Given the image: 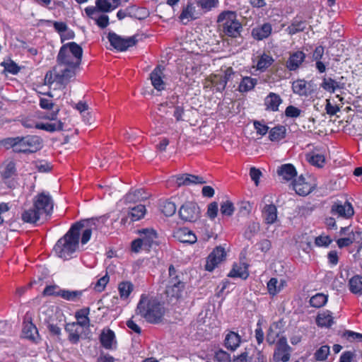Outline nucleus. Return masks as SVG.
Listing matches in <instances>:
<instances>
[{
    "label": "nucleus",
    "mask_w": 362,
    "mask_h": 362,
    "mask_svg": "<svg viewBox=\"0 0 362 362\" xmlns=\"http://www.w3.org/2000/svg\"><path fill=\"white\" fill-rule=\"evenodd\" d=\"M90 313L89 308H83L80 309L76 312L75 317L76 318L77 322L76 323L78 324L80 327H89L90 325V320L88 317Z\"/></svg>",
    "instance_id": "72a5a7b5"
},
{
    "label": "nucleus",
    "mask_w": 362,
    "mask_h": 362,
    "mask_svg": "<svg viewBox=\"0 0 362 362\" xmlns=\"http://www.w3.org/2000/svg\"><path fill=\"white\" fill-rule=\"evenodd\" d=\"M249 274L247 267L245 265L235 264L228 274V276L232 278L239 277L243 279L247 278Z\"/></svg>",
    "instance_id": "79ce46f5"
},
{
    "label": "nucleus",
    "mask_w": 362,
    "mask_h": 362,
    "mask_svg": "<svg viewBox=\"0 0 362 362\" xmlns=\"http://www.w3.org/2000/svg\"><path fill=\"white\" fill-rule=\"evenodd\" d=\"M42 216L37 209L32 204L30 206H25L21 214V219L23 223L35 224Z\"/></svg>",
    "instance_id": "aec40b11"
},
{
    "label": "nucleus",
    "mask_w": 362,
    "mask_h": 362,
    "mask_svg": "<svg viewBox=\"0 0 362 362\" xmlns=\"http://www.w3.org/2000/svg\"><path fill=\"white\" fill-rule=\"evenodd\" d=\"M2 65L4 67V69L12 74H16L19 72L20 68L19 66L13 61H10L8 62H4Z\"/></svg>",
    "instance_id": "13d9d810"
},
{
    "label": "nucleus",
    "mask_w": 362,
    "mask_h": 362,
    "mask_svg": "<svg viewBox=\"0 0 362 362\" xmlns=\"http://www.w3.org/2000/svg\"><path fill=\"white\" fill-rule=\"evenodd\" d=\"M291 348L287 343L285 337L279 338L276 343L273 354V361L274 362H288L291 357Z\"/></svg>",
    "instance_id": "9b49d317"
},
{
    "label": "nucleus",
    "mask_w": 362,
    "mask_h": 362,
    "mask_svg": "<svg viewBox=\"0 0 362 362\" xmlns=\"http://www.w3.org/2000/svg\"><path fill=\"white\" fill-rule=\"evenodd\" d=\"M211 83L216 87L218 91H223L226 86V81L223 80L221 75H214L211 77Z\"/></svg>",
    "instance_id": "4d7b16f0"
},
{
    "label": "nucleus",
    "mask_w": 362,
    "mask_h": 362,
    "mask_svg": "<svg viewBox=\"0 0 362 362\" xmlns=\"http://www.w3.org/2000/svg\"><path fill=\"white\" fill-rule=\"evenodd\" d=\"M134 286L129 281L121 282L118 286V290L121 298L126 299L133 291Z\"/></svg>",
    "instance_id": "de8ad7c7"
},
{
    "label": "nucleus",
    "mask_w": 362,
    "mask_h": 362,
    "mask_svg": "<svg viewBox=\"0 0 362 362\" xmlns=\"http://www.w3.org/2000/svg\"><path fill=\"white\" fill-rule=\"evenodd\" d=\"M105 218L99 217L83 220L74 223L76 226L77 238L79 240L81 232L82 233L81 243L82 245L86 244L91 236L93 230H100L105 225Z\"/></svg>",
    "instance_id": "423d86ee"
},
{
    "label": "nucleus",
    "mask_w": 362,
    "mask_h": 362,
    "mask_svg": "<svg viewBox=\"0 0 362 362\" xmlns=\"http://www.w3.org/2000/svg\"><path fill=\"white\" fill-rule=\"evenodd\" d=\"M201 13L197 10L194 3L189 1L186 5L182 6L179 18L185 25L189 22L199 18Z\"/></svg>",
    "instance_id": "f3484780"
},
{
    "label": "nucleus",
    "mask_w": 362,
    "mask_h": 362,
    "mask_svg": "<svg viewBox=\"0 0 362 362\" xmlns=\"http://www.w3.org/2000/svg\"><path fill=\"white\" fill-rule=\"evenodd\" d=\"M18 136L11 137L4 139L1 143L7 148L11 147L13 148L15 152H17L18 144Z\"/></svg>",
    "instance_id": "bf43d9fd"
},
{
    "label": "nucleus",
    "mask_w": 362,
    "mask_h": 362,
    "mask_svg": "<svg viewBox=\"0 0 362 362\" xmlns=\"http://www.w3.org/2000/svg\"><path fill=\"white\" fill-rule=\"evenodd\" d=\"M82 55L83 49L77 43L71 42L63 45L57 57V64L45 76V83L54 85V88H64L75 76Z\"/></svg>",
    "instance_id": "f257e3e1"
},
{
    "label": "nucleus",
    "mask_w": 362,
    "mask_h": 362,
    "mask_svg": "<svg viewBox=\"0 0 362 362\" xmlns=\"http://www.w3.org/2000/svg\"><path fill=\"white\" fill-rule=\"evenodd\" d=\"M344 76L339 78L337 81L332 78L324 77L322 78L320 87L325 90L334 93L337 89H344L346 87V81Z\"/></svg>",
    "instance_id": "412c9836"
},
{
    "label": "nucleus",
    "mask_w": 362,
    "mask_h": 362,
    "mask_svg": "<svg viewBox=\"0 0 362 362\" xmlns=\"http://www.w3.org/2000/svg\"><path fill=\"white\" fill-rule=\"evenodd\" d=\"M160 209L161 212L166 216H172L175 214L177 208L174 202L170 200L160 202Z\"/></svg>",
    "instance_id": "37998d69"
},
{
    "label": "nucleus",
    "mask_w": 362,
    "mask_h": 362,
    "mask_svg": "<svg viewBox=\"0 0 362 362\" xmlns=\"http://www.w3.org/2000/svg\"><path fill=\"white\" fill-rule=\"evenodd\" d=\"M180 218L189 222H195L200 217V209L197 203L187 202L183 204L179 209Z\"/></svg>",
    "instance_id": "f8f14e48"
},
{
    "label": "nucleus",
    "mask_w": 362,
    "mask_h": 362,
    "mask_svg": "<svg viewBox=\"0 0 362 362\" xmlns=\"http://www.w3.org/2000/svg\"><path fill=\"white\" fill-rule=\"evenodd\" d=\"M316 323L321 327H330L334 324V317L329 310H325L318 313L316 317Z\"/></svg>",
    "instance_id": "7c9ffc66"
},
{
    "label": "nucleus",
    "mask_w": 362,
    "mask_h": 362,
    "mask_svg": "<svg viewBox=\"0 0 362 362\" xmlns=\"http://www.w3.org/2000/svg\"><path fill=\"white\" fill-rule=\"evenodd\" d=\"M235 211L233 204L228 200L223 202L221 204V213L222 215L230 216Z\"/></svg>",
    "instance_id": "5fc2aeb1"
},
{
    "label": "nucleus",
    "mask_w": 362,
    "mask_h": 362,
    "mask_svg": "<svg viewBox=\"0 0 362 362\" xmlns=\"http://www.w3.org/2000/svg\"><path fill=\"white\" fill-rule=\"evenodd\" d=\"M33 205L40 212L41 216H49L53 210V200L49 193L42 192L34 197Z\"/></svg>",
    "instance_id": "9d476101"
},
{
    "label": "nucleus",
    "mask_w": 362,
    "mask_h": 362,
    "mask_svg": "<svg viewBox=\"0 0 362 362\" xmlns=\"http://www.w3.org/2000/svg\"><path fill=\"white\" fill-rule=\"evenodd\" d=\"M151 194L144 189H139L137 190V202L141 201L144 203L149 204L148 199L150 197Z\"/></svg>",
    "instance_id": "774afa93"
},
{
    "label": "nucleus",
    "mask_w": 362,
    "mask_h": 362,
    "mask_svg": "<svg viewBox=\"0 0 362 362\" xmlns=\"http://www.w3.org/2000/svg\"><path fill=\"white\" fill-rule=\"evenodd\" d=\"M327 295L319 293L312 296L309 303L312 307L319 308L326 304L327 302Z\"/></svg>",
    "instance_id": "a18cd8bd"
},
{
    "label": "nucleus",
    "mask_w": 362,
    "mask_h": 362,
    "mask_svg": "<svg viewBox=\"0 0 362 362\" xmlns=\"http://www.w3.org/2000/svg\"><path fill=\"white\" fill-rule=\"evenodd\" d=\"M354 235H350L347 238H339L337 240V243L339 248L348 247L351 245L354 241Z\"/></svg>",
    "instance_id": "680f3d73"
},
{
    "label": "nucleus",
    "mask_w": 362,
    "mask_h": 362,
    "mask_svg": "<svg viewBox=\"0 0 362 362\" xmlns=\"http://www.w3.org/2000/svg\"><path fill=\"white\" fill-rule=\"evenodd\" d=\"M286 284V281L283 279L278 281L277 279L272 278L267 283V289L270 295L275 296L279 293Z\"/></svg>",
    "instance_id": "e433bc0d"
},
{
    "label": "nucleus",
    "mask_w": 362,
    "mask_h": 362,
    "mask_svg": "<svg viewBox=\"0 0 362 362\" xmlns=\"http://www.w3.org/2000/svg\"><path fill=\"white\" fill-rule=\"evenodd\" d=\"M329 354V346L324 345L320 347L314 354V357L317 361H325Z\"/></svg>",
    "instance_id": "603ef678"
},
{
    "label": "nucleus",
    "mask_w": 362,
    "mask_h": 362,
    "mask_svg": "<svg viewBox=\"0 0 362 362\" xmlns=\"http://www.w3.org/2000/svg\"><path fill=\"white\" fill-rule=\"evenodd\" d=\"M273 62L274 59L271 56L263 54L257 62V69L260 71H264L270 66Z\"/></svg>",
    "instance_id": "8fccbe9b"
},
{
    "label": "nucleus",
    "mask_w": 362,
    "mask_h": 362,
    "mask_svg": "<svg viewBox=\"0 0 362 362\" xmlns=\"http://www.w3.org/2000/svg\"><path fill=\"white\" fill-rule=\"evenodd\" d=\"M254 127L257 133L262 136L265 135L269 129V127L266 124L258 121L254 122Z\"/></svg>",
    "instance_id": "338daca9"
},
{
    "label": "nucleus",
    "mask_w": 362,
    "mask_h": 362,
    "mask_svg": "<svg viewBox=\"0 0 362 362\" xmlns=\"http://www.w3.org/2000/svg\"><path fill=\"white\" fill-rule=\"evenodd\" d=\"M17 153H34L42 147V139L34 135L18 136Z\"/></svg>",
    "instance_id": "1a4fd4ad"
},
{
    "label": "nucleus",
    "mask_w": 362,
    "mask_h": 362,
    "mask_svg": "<svg viewBox=\"0 0 362 362\" xmlns=\"http://www.w3.org/2000/svg\"><path fill=\"white\" fill-rule=\"evenodd\" d=\"M308 161L313 165L322 167L325 163V157L319 153H309L306 156Z\"/></svg>",
    "instance_id": "3c124183"
},
{
    "label": "nucleus",
    "mask_w": 362,
    "mask_h": 362,
    "mask_svg": "<svg viewBox=\"0 0 362 362\" xmlns=\"http://www.w3.org/2000/svg\"><path fill=\"white\" fill-rule=\"evenodd\" d=\"M332 242V240L329 238V236H318L315 240V243L317 246L322 247L328 246Z\"/></svg>",
    "instance_id": "69168bd1"
},
{
    "label": "nucleus",
    "mask_w": 362,
    "mask_h": 362,
    "mask_svg": "<svg viewBox=\"0 0 362 362\" xmlns=\"http://www.w3.org/2000/svg\"><path fill=\"white\" fill-rule=\"evenodd\" d=\"M286 127L282 125L276 126L269 131V139L272 141H279L286 136Z\"/></svg>",
    "instance_id": "ea45409f"
},
{
    "label": "nucleus",
    "mask_w": 362,
    "mask_h": 362,
    "mask_svg": "<svg viewBox=\"0 0 362 362\" xmlns=\"http://www.w3.org/2000/svg\"><path fill=\"white\" fill-rule=\"evenodd\" d=\"M175 182L177 187L187 186L191 184H204L206 181L202 177L190 175L183 174L174 177Z\"/></svg>",
    "instance_id": "4be33fe9"
},
{
    "label": "nucleus",
    "mask_w": 362,
    "mask_h": 362,
    "mask_svg": "<svg viewBox=\"0 0 362 362\" xmlns=\"http://www.w3.org/2000/svg\"><path fill=\"white\" fill-rule=\"evenodd\" d=\"M292 90L294 93L300 96H308L313 92L311 83L304 79H298L293 81Z\"/></svg>",
    "instance_id": "5701e85b"
},
{
    "label": "nucleus",
    "mask_w": 362,
    "mask_h": 362,
    "mask_svg": "<svg viewBox=\"0 0 362 362\" xmlns=\"http://www.w3.org/2000/svg\"><path fill=\"white\" fill-rule=\"evenodd\" d=\"M120 0H96L97 8L102 12H110L119 5Z\"/></svg>",
    "instance_id": "473e14b6"
},
{
    "label": "nucleus",
    "mask_w": 362,
    "mask_h": 362,
    "mask_svg": "<svg viewBox=\"0 0 362 362\" xmlns=\"http://www.w3.org/2000/svg\"><path fill=\"white\" fill-rule=\"evenodd\" d=\"M226 253L223 247H216L208 256L205 265L206 270L211 272L226 257Z\"/></svg>",
    "instance_id": "dca6fc26"
},
{
    "label": "nucleus",
    "mask_w": 362,
    "mask_h": 362,
    "mask_svg": "<svg viewBox=\"0 0 362 362\" xmlns=\"http://www.w3.org/2000/svg\"><path fill=\"white\" fill-rule=\"evenodd\" d=\"M107 39L110 45L117 50L123 52L136 44V36L123 37L115 33H109Z\"/></svg>",
    "instance_id": "ddd939ff"
},
{
    "label": "nucleus",
    "mask_w": 362,
    "mask_h": 362,
    "mask_svg": "<svg viewBox=\"0 0 362 362\" xmlns=\"http://www.w3.org/2000/svg\"><path fill=\"white\" fill-rule=\"evenodd\" d=\"M23 335L25 338L31 340L32 341L37 342L39 334L37 329L35 325L31 322H24L23 327Z\"/></svg>",
    "instance_id": "bb28decb"
},
{
    "label": "nucleus",
    "mask_w": 362,
    "mask_h": 362,
    "mask_svg": "<svg viewBox=\"0 0 362 362\" xmlns=\"http://www.w3.org/2000/svg\"><path fill=\"white\" fill-rule=\"evenodd\" d=\"M240 337L234 332H230L225 338L224 344L228 349L235 350L240 345Z\"/></svg>",
    "instance_id": "f704fd0d"
},
{
    "label": "nucleus",
    "mask_w": 362,
    "mask_h": 362,
    "mask_svg": "<svg viewBox=\"0 0 362 362\" xmlns=\"http://www.w3.org/2000/svg\"><path fill=\"white\" fill-rule=\"evenodd\" d=\"M215 358L218 362H230V356L225 351L219 350L215 354Z\"/></svg>",
    "instance_id": "0e129e2a"
},
{
    "label": "nucleus",
    "mask_w": 362,
    "mask_h": 362,
    "mask_svg": "<svg viewBox=\"0 0 362 362\" xmlns=\"http://www.w3.org/2000/svg\"><path fill=\"white\" fill-rule=\"evenodd\" d=\"M99 341L101 346L107 350L116 349L117 346L115 332L109 327H105L99 335Z\"/></svg>",
    "instance_id": "2eb2a0df"
},
{
    "label": "nucleus",
    "mask_w": 362,
    "mask_h": 362,
    "mask_svg": "<svg viewBox=\"0 0 362 362\" xmlns=\"http://www.w3.org/2000/svg\"><path fill=\"white\" fill-rule=\"evenodd\" d=\"M158 244V234L153 228L137 229V253L141 251L148 252Z\"/></svg>",
    "instance_id": "0eeeda50"
},
{
    "label": "nucleus",
    "mask_w": 362,
    "mask_h": 362,
    "mask_svg": "<svg viewBox=\"0 0 362 362\" xmlns=\"http://www.w3.org/2000/svg\"><path fill=\"white\" fill-rule=\"evenodd\" d=\"M84 291H70L66 289H61L56 293V296L61 297L62 298L72 302L78 301Z\"/></svg>",
    "instance_id": "c756f323"
},
{
    "label": "nucleus",
    "mask_w": 362,
    "mask_h": 362,
    "mask_svg": "<svg viewBox=\"0 0 362 362\" xmlns=\"http://www.w3.org/2000/svg\"><path fill=\"white\" fill-rule=\"evenodd\" d=\"M119 203L124 206L123 212L127 214V216L122 218V224L124 226H130V229H133L136 210V193L130 192L120 200Z\"/></svg>",
    "instance_id": "6e6552de"
},
{
    "label": "nucleus",
    "mask_w": 362,
    "mask_h": 362,
    "mask_svg": "<svg viewBox=\"0 0 362 362\" xmlns=\"http://www.w3.org/2000/svg\"><path fill=\"white\" fill-rule=\"evenodd\" d=\"M4 183L10 189H14L18 185L16 164L13 161L8 162L1 173Z\"/></svg>",
    "instance_id": "4468645a"
},
{
    "label": "nucleus",
    "mask_w": 362,
    "mask_h": 362,
    "mask_svg": "<svg viewBox=\"0 0 362 362\" xmlns=\"http://www.w3.org/2000/svg\"><path fill=\"white\" fill-rule=\"evenodd\" d=\"M197 4L205 11H210L217 6L218 0H196Z\"/></svg>",
    "instance_id": "6e6d98bb"
},
{
    "label": "nucleus",
    "mask_w": 362,
    "mask_h": 362,
    "mask_svg": "<svg viewBox=\"0 0 362 362\" xmlns=\"http://www.w3.org/2000/svg\"><path fill=\"white\" fill-rule=\"evenodd\" d=\"M177 236L182 243H194L197 241L196 235L189 230L182 228L177 232Z\"/></svg>",
    "instance_id": "58836bf2"
},
{
    "label": "nucleus",
    "mask_w": 362,
    "mask_h": 362,
    "mask_svg": "<svg viewBox=\"0 0 362 362\" xmlns=\"http://www.w3.org/2000/svg\"><path fill=\"white\" fill-rule=\"evenodd\" d=\"M137 308L141 315L151 323L159 322L165 313V308L159 301L145 295L141 296Z\"/></svg>",
    "instance_id": "f03ea898"
},
{
    "label": "nucleus",
    "mask_w": 362,
    "mask_h": 362,
    "mask_svg": "<svg viewBox=\"0 0 362 362\" xmlns=\"http://www.w3.org/2000/svg\"><path fill=\"white\" fill-rule=\"evenodd\" d=\"M279 175L281 176L284 180H291L296 175V170L291 164H284L281 165L277 171Z\"/></svg>",
    "instance_id": "c9c22d12"
},
{
    "label": "nucleus",
    "mask_w": 362,
    "mask_h": 362,
    "mask_svg": "<svg viewBox=\"0 0 362 362\" xmlns=\"http://www.w3.org/2000/svg\"><path fill=\"white\" fill-rule=\"evenodd\" d=\"M306 23L303 21L294 20L291 25L287 28L286 31L289 35H294L298 32L303 31L305 29Z\"/></svg>",
    "instance_id": "49530a36"
},
{
    "label": "nucleus",
    "mask_w": 362,
    "mask_h": 362,
    "mask_svg": "<svg viewBox=\"0 0 362 362\" xmlns=\"http://www.w3.org/2000/svg\"><path fill=\"white\" fill-rule=\"evenodd\" d=\"M163 68L157 66L151 74V80L153 87L158 90H161L165 88V83L163 80L164 76Z\"/></svg>",
    "instance_id": "b1692460"
},
{
    "label": "nucleus",
    "mask_w": 362,
    "mask_h": 362,
    "mask_svg": "<svg viewBox=\"0 0 362 362\" xmlns=\"http://www.w3.org/2000/svg\"><path fill=\"white\" fill-rule=\"evenodd\" d=\"M272 28L271 24L267 23L261 26L252 30V36L257 40H262L267 38L272 33Z\"/></svg>",
    "instance_id": "a878e982"
},
{
    "label": "nucleus",
    "mask_w": 362,
    "mask_h": 362,
    "mask_svg": "<svg viewBox=\"0 0 362 362\" xmlns=\"http://www.w3.org/2000/svg\"><path fill=\"white\" fill-rule=\"evenodd\" d=\"M300 113L301 110L293 105L288 106L285 110V115L288 117H298L300 115Z\"/></svg>",
    "instance_id": "052dcab7"
},
{
    "label": "nucleus",
    "mask_w": 362,
    "mask_h": 362,
    "mask_svg": "<svg viewBox=\"0 0 362 362\" xmlns=\"http://www.w3.org/2000/svg\"><path fill=\"white\" fill-rule=\"evenodd\" d=\"M306 54L303 51H295L289 53L285 66L290 71H296L300 68L305 60Z\"/></svg>",
    "instance_id": "a211bd4d"
},
{
    "label": "nucleus",
    "mask_w": 362,
    "mask_h": 362,
    "mask_svg": "<svg viewBox=\"0 0 362 362\" xmlns=\"http://www.w3.org/2000/svg\"><path fill=\"white\" fill-rule=\"evenodd\" d=\"M78 244L76 226H71L68 232L57 241L54 250L59 257L68 259L77 250Z\"/></svg>",
    "instance_id": "7ed1b4c3"
},
{
    "label": "nucleus",
    "mask_w": 362,
    "mask_h": 362,
    "mask_svg": "<svg viewBox=\"0 0 362 362\" xmlns=\"http://www.w3.org/2000/svg\"><path fill=\"white\" fill-rule=\"evenodd\" d=\"M217 23L225 35L232 37H237L240 35L243 26L235 11H224L221 12L218 16Z\"/></svg>",
    "instance_id": "39448f33"
},
{
    "label": "nucleus",
    "mask_w": 362,
    "mask_h": 362,
    "mask_svg": "<svg viewBox=\"0 0 362 362\" xmlns=\"http://www.w3.org/2000/svg\"><path fill=\"white\" fill-rule=\"evenodd\" d=\"M259 230V224L256 222H250L245 231L244 235L247 239H250Z\"/></svg>",
    "instance_id": "864d4df0"
},
{
    "label": "nucleus",
    "mask_w": 362,
    "mask_h": 362,
    "mask_svg": "<svg viewBox=\"0 0 362 362\" xmlns=\"http://www.w3.org/2000/svg\"><path fill=\"white\" fill-rule=\"evenodd\" d=\"M292 187L298 194L301 196L308 195L312 189L310 185L305 182L301 176L292 183Z\"/></svg>",
    "instance_id": "cd10ccee"
},
{
    "label": "nucleus",
    "mask_w": 362,
    "mask_h": 362,
    "mask_svg": "<svg viewBox=\"0 0 362 362\" xmlns=\"http://www.w3.org/2000/svg\"><path fill=\"white\" fill-rule=\"evenodd\" d=\"M282 99L279 95L275 93H270L264 98V105L267 110L276 112L279 110V106L282 103Z\"/></svg>",
    "instance_id": "393cba45"
},
{
    "label": "nucleus",
    "mask_w": 362,
    "mask_h": 362,
    "mask_svg": "<svg viewBox=\"0 0 362 362\" xmlns=\"http://www.w3.org/2000/svg\"><path fill=\"white\" fill-rule=\"evenodd\" d=\"M257 80L251 77H244L240 83L238 90L241 93L248 92L256 86Z\"/></svg>",
    "instance_id": "a19ab883"
},
{
    "label": "nucleus",
    "mask_w": 362,
    "mask_h": 362,
    "mask_svg": "<svg viewBox=\"0 0 362 362\" xmlns=\"http://www.w3.org/2000/svg\"><path fill=\"white\" fill-rule=\"evenodd\" d=\"M110 281V277L106 273L104 276L97 279L95 282H92L90 284V288H92L95 291L100 293L103 291Z\"/></svg>",
    "instance_id": "c03bdc74"
},
{
    "label": "nucleus",
    "mask_w": 362,
    "mask_h": 362,
    "mask_svg": "<svg viewBox=\"0 0 362 362\" xmlns=\"http://www.w3.org/2000/svg\"><path fill=\"white\" fill-rule=\"evenodd\" d=\"M218 204L216 202H212L208 205L207 216L211 218L214 219L216 217L218 213Z\"/></svg>",
    "instance_id": "e2e57ef3"
},
{
    "label": "nucleus",
    "mask_w": 362,
    "mask_h": 362,
    "mask_svg": "<svg viewBox=\"0 0 362 362\" xmlns=\"http://www.w3.org/2000/svg\"><path fill=\"white\" fill-rule=\"evenodd\" d=\"M331 213L339 217L349 218L354 215V211L351 204L346 201L344 203H334L331 208Z\"/></svg>",
    "instance_id": "6ab92c4d"
},
{
    "label": "nucleus",
    "mask_w": 362,
    "mask_h": 362,
    "mask_svg": "<svg viewBox=\"0 0 362 362\" xmlns=\"http://www.w3.org/2000/svg\"><path fill=\"white\" fill-rule=\"evenodd\" d=\"M77 323H68L65 327L66 332H68V339L69 341L73 344H77L80 340V333L81 330Z\"/></svg>",
    "instance_id": "c85d7f7f"
},
{
    "label": "nucleus",
    "mask_w": 362,
    "mask_h": 362,
    "mask_svg": "<svg viewBox=\"0 0 362 362\" xmlns=\"http://www.w3.org/2000/svg\"><path fill=\"white\" fill-rule=\"evenodd\" d=\"M262 216L266 223L272 224L277 218V209L274 204H267L262 210Z\"/></svg>",
    "instance_id": "2f4dec72"
},
{
    "label": "nucleus",
    "mask_w": 362,
    "mask_h": 362,
    "mask_svg": "<svg viewBox=\"0 0 362 362\" xmlns=\"http://www.w3.org/2000/svg\"><path fill=\"white\" fill-rule=\"evenodd\" d=\"M169 279L165 288V296L168 303L175 304L183 297L185 284L181 280L180 276L176 274L173 265L169 267Z\"/></svg>",
    "instance_id": "20e7f679"
},
{
    "label": "nucleus",
    "mask_w": 362,
    "mask_h": 362,
    "mask_svg": "<svg viewBox=\"0 0 362 362\" xmlns=\"http://www.w3.org/2000/svg\"><path fill=\"white\" fill-rule=\"evenodd\" d=\"M350 291L354 293H362V277L355 276L349 280Z\"/></svg>",
    "instance_id": "09e8293b"
},
{
    "label": "nucleus",
    "mask_w": 362,
    "mask_h": 362,
    "mask_svg": "<svg viewBox=\"0 0 362 362\" xmlns=\"http://www.w3.org/2000/svg\"><path fill=\"white\" fill-rule=\"evenodd\" d=\"M35 127L49 132H54L63 130L64 123L60 120L53 123H37L36 124Z\"/></svg>",
    "instance_id": "4c0bfd02"
}]
</instances>
